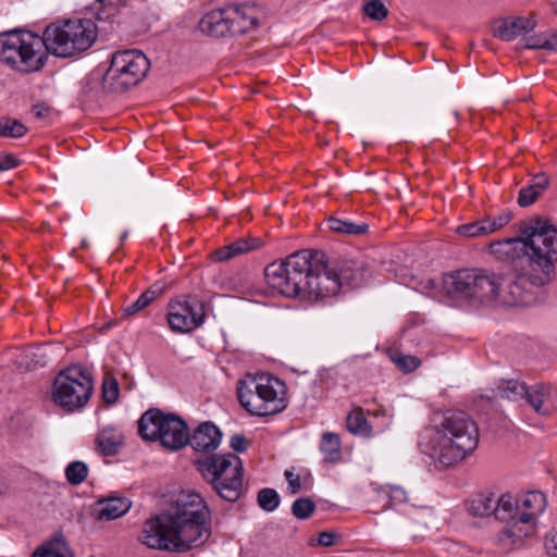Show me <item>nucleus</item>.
<instances>
[{
    "label": "nucleus",
    "mask_w": 557,
    "mask_h": 557,
    "mask_svg": "<svg viewBox=\"0 0 557 557\" xmlns=\"http://www.w3.org/2000/svg\"><path fill=\"white\" fill-rule=\"evenodd\" d=\"M387 354L391 361L404 373L412 372L421 364L418 357L406 355L397 348H389Z\"/></svg>",
    "instance_id": "obj_32"
},
{
    "label": "nucleus",
    "mask_w": 557,
    "mask_h": 557,
    "mask_svg": "<svg viewBox=\"0 0 557 557\" xmlns=\"http://www.w3.org/2000/svg\"><path fill=\"white\" fill-rule=\"evenodd\" d=\"M102 5L103 14L101 12L97 13L99 20L109 18L113 16L117 12V5L113 3L111 0H97Z\"/></svg>",
    "instance_id": "obj_46"
},
{
    "label": "nucleus",
    "mask_w": 557,
    "mask_h": 557,
    "mask_svg": "<svg viewBox=\"0 0 557 557\" xmlns=\"http://www.w3.org/2000/svg\"><path fill=\"white\" fill-rule=\"evenodd\" d=\"M548 50L557 51V30L548 34Z\"/></svg>",
    "instance_id": "obj_54"
},
{
    "label": "nucleus",
    "mask_w": 557,
    "mask_h": 557,
    "mask_svg": "<svg viewBox=\"0 0 557 557\" xmlns=\"http://www.w3.org/2000/svg\"><path fill=\"white\" fill-rule=\"evenodd\" d=\"M285 478L288 482V488L292 494H296L301 490L300 478L297 474H294L292 471H285Z\"/></svg>",
    "instance_id": "obj_50"
},
{
    "label": "nucleus",
    "mask_w": 557,
    "mask_h": 557,
    "mask_svg": "<svg viewBox=\"0 0 557 557\" xmlns=\"http://www.w3.org/2000/svg\"><path fill=\"white\" fill-rule=\"evenodd\" d=\"M16 165L17 161L12 154L0 153V172L13 169Z\"/></svg>",
    "instance_id": "obj_52"
},
{
    "label": "nucleus",
    "mask_w": 557,
    "mask_h": 557,
    "mask_svg": "<svg viewBox=\"0 0 557 557\" xmlns=\"http://www.w3.org/2000/svg\"><path fill=\"white\" fill-rule=\"evenodd\" d=\"M230 445L237 453H244L248 447L247 440L242 434L233 435Z\"/></svg>",
    "instance_id": "obj_51"
},
{
    "label": "nucleus",
    "mask_w": 557,
    "mask_h": 557,
    "mask_svg": "<svg viewBox=\"0 0 557 557\" xmlns=\"http://www.w3.org/2000/svg\"><path fill=\"white\" fill-rule=\"evenodd\" d=\"M310 272H308L306 300H319L337 295L341 283L323 251L311 250Z\"/></svg>",
    "instance_id": "obj_15"
},
{
    "label": "nucleus",
    "mask_w": 557,
    "mask_h": 557,
    "mask_svg": "<svg viewBox=\"0 0 557 557\" xmlns=\"http://www.w3.org/2000/svg\"><path fill=\"white\" fill-rule=\"evenodd\" d=\"M94 392L91 373L74 364L59 372L52 385V400L67 412L84 408Z\"/></svg>",
    "instance_id": "obj_13"
},
{
    "label": "nucleus",
    "mask_w": 557,
    "mask_h": 557,
    "mask_svg": "<svg viewBox=\"0 0 557 557\" xmlns=\"http://www.w3.org/2000/svg\"><path fill=\"white\" fill-rule=\"evenodd\" d=\"M261 246L259 238H240L234 243L216 249L212 253V259L218 262L227 261L236 256L249 252Z\"/></svg>",
    "instance_id": "obj_24"
},
{
    "label": "nucleus",
    "mask_w": 557,
    "mask_h": 557,
    "mask_svg": "<svg viewBox=\"0 0 557 557\" xmlns=\"http://www.w3.org/2000/svg\"><path fill=\"white\" fill-rule=\"evenodd\" d=\"M258 505L265 511H273L280 505V496L273 488H262L257 495Z\"/></svg>",
    "instance_id": "obj_37"
},
{
    "label": "nucleus",
    "mask_w": 557,
    "mask_h": 557,
    "mask_svg": "<svg viewBox=\"0 0 557 557\" xmlns=\"http://www.w3.org/2000/svg\"><path fill=\"white\" fill-rule=\"evenodd\" d=\"M479 428L460 410L437 413L421 435L419 447L444 467L454 466L470 455L479 444Z\"/></svg>",
    "instance_id": "obj_3"
},
{
    "label": "nucleus",
    "mask_w": 557,
    "mask_h": 557,
    "mask_svg": "<svg viewBox=\"0 0 557 557\" xmlns=\"http://www.w3.org/2000/svg\"><path fill=\"white\" fill-rule=\"evenodd\" d=\"M88 472V466L83 461L76 460L66 466L65 478L71 485H78L86 480Z\"/></svg>",
    "instance_id": "obj_36"
},
{
    "label": "nucleus",
    "mask_w": 557,
    "mask_h": 557,
    "mask_svg": "<svg viewBox=\"0 0 557 557\" xmlns=\"http://www.w3.org/2000/svg\"><path fill=\"white\" fill-rule=\"evenodd\" d=\"M27 132V127L18 120L0 116V137L20 138Z\"/></svg>",
    "instance_id": "obj_33"
},
{
    "label": "nucleus",
    "mask_w": 557,
    "mask_h": 557,
    "mask_svg": "<svg viewBox=\"0 0 557 557\" xmlns=\"http://www.w3.org/2000/svg\"><path fill=\"white\" fill-rule=\"evenodd\" d=\"M211 535V513L197 493L183 492L168 512L146 521L141 542L150 548L184 553Z\"/></svg>",
    "instance_id": "obj_1"
},
{
    "label": "nucleus",
    "mask_w": 557,
    "mask_h": 557,
    "mask_svg": "<svg viewBox=\"0 0 557 557\" xmlns=\"http://www.w3.org/2000/svg\"><path fill=\"white\" fill-rule=\"evenodd\" d=\"M525 47L529 49H547L548 34L534 35L527 39Z\"/></svg>",
    "instance_id": "obj_44"
},
{
    "label": "nucleus",
    "mask_w": 557,
    "mask_h": 557,
    "mask_svg": "<svg viewBox=\"0 0 557 557\" xmlns=\"http://www.w3.org/2000/svg\"><path fill=\"white\" fill-rule=\"evenodd\" d=\"M327 226L331 231L344 235H362L369 228L367 223L357 224L335 216L329 218Z\"/></svg>",
    "instance_id": "obj_28"
},
{
    "label": "nucleus",
    "mask_w": 557,
    "mask_h": 557,
    "mask_svg": "<svg viewBox=\"0 0 557 557\" xmlns=\"http://www.w3.org/2000/svg\"><path fill=\"white\" fill-rule=\"evenodd\" d=\"M62 351L60 343H37V366L47 367L57 362Z\"/></svg>",
    "instance_id": "obj_30"
},
{
    "label": "nucleus",
    "mask_w": 557,
    "mask_h": 557,
    "mask_svg": "<svg viewBox=\"0 0 557 557\" xmlns=\"http://www.w3.org/2000/svg\"><path fill=\"white\" fill-rule=\"evenodd\" d=\"M346 428L354 435L366 438L372 436V426L366 418L364 410L359 406L354 407L348 413Z\"/></svg>",
    "instance_id": "obj_26"
},
{
    "label": "nucleus",
    "mask_w": 557,
    "mask_h": 557,
    "mask_svg": "<svg viewBox=\"0 0 557 557\" xmlns=\"http://www.w3.org/2000/svg\"><path fill=\"white\" fill-rule=\"evenodd\" d=\"M32 359L28 360V356H25V357H21V360H17L16 361V364H17V369L21 371V372H28L32 370L33 366H32Z\"/></svg>",
    "instance_id": "obj_53"
},
{
    "label": "nucleus",
    "mask_w": 557,
    "mask_h": 557,
    "mask_svg": "<svg viewBox=\"0 0 557 557\" xmlns=\"http://www.w3.org/2000/svg\"><path fill=\"white\" fill-rule=\"evenodd\" d=\"M97 35V25L92 20L74 18L48 25L41 40L48 52L71 58L88 50Z\"/></svg>",
    "instance_id": "obj_6"
},
{
    "label": "nucleus",
    "mask_w": 557,
    "mask_h": 557,
    "mask_svg": "<svg viewBox=\"0 0 557 557\" xmlns=\"http://www.w3.org/2000/svg\"><path fill=\"white\" fill-rule=\"evenodd\" d=\"M257 25L256 9L247 4H230L212 10L198 24L201 33L213 38L243 35L255 29Z\"/></svg>",
    "instance_id": "obj_11"
},
{
    "label": "nucleus",
    "mask_w": 557,
    "mask_h": 557,
    "mask_svg": "<svg viewBox=\"0 0 557 557\" xmlns=\"http://www.w3.org/2000/svg\"><path fill=\"white\" fill-rule=\"evenodd\" d=\"M513 278L505 280L499 274V288L497 290L496 305L502 306H528L532 300L529 288L534 284H543L542 277L537 275L539 271H532L530 268L516 271Z\"/></svg>",
    "instance_id": "obj_17"
},
{
    "label": "nucleus",
    "mask_w": 557,
    "mask_h": 557,
    "mask_svg": "<svg viewBox=\"0 0 557 557\" xmlns=\"http://www.w3.org/2000/svg\"><path fill=\"white\" fill-rule=\"evenodd\" d=\"M488 250L515 271L530 268L548 275L557 260V228L548 220L531 219L522 230V237L491 243Z\"/></svg>",
    "instance_id": "obj_2"
},
{
    "label": "nucleus",
    "mask_w": 557,
    "mask_h": 557,
    "mask_svg": "<svg viewBox=\"0 0 557 557\" xmlns=\"http://www.w3.org/2000/svg\"><path fill=\"white\" fill-rule=\"evenodd\" d=\"M376 498L380 500H387L389 506L395 503H401L406 499V493L400 487H391L388 491H379L376 493Z\"/></svg>",
    "instance_id": "obj_41"
},
{
    "label": "nucleus",
    "mask_w": 557,
    "mask_h": 557,
    "mask_svg": "<svg viewBox=\"0 0 557 557\" xmlns=\"http://www.w3.org/2000/svg\"><path fill=\"white\" fill-rule=\"evenodd\" d=\"M222 440V433L212 422L200 423L194 432L189 433L188 444L199 453H211L215 450Z\"/></svg>",
    "instance_id": "obj_19"
},
{
    "label": "nucleus",
    "mask_w": 557,
    "mask_h": 557,
    "mask_svg": "<svg viewBox=\"0 0 557 557\" xmlns=\"http://www.w3.org/2000/svg\"><path fill=\"white\" fill-rule=\"evenodd\" d=\"M35 33L12 29L0 34V61L21 72H32Z\"/></svg>",
    "instance_id": "obj_14"
},
{
    "label": "nucleus",
    "mask_w": 557,
    "mask_h": 557,
    "mask_svg": "<svg viewBox=\"0 0 557 557\" xmlns=\"http://www.w3.org/2000/svg\"><path fill=\"white\" fill-rule=\"evenodd\" d=\"M364 13L372 20L382 21L387 16V9L381 0H370L363 7Z\"/></svg>",
    "instance_id": "obj_40"
},
{
    "label": "nucleus",
    "mask_w": 557,
    "mask_h": 557,
    "mask_svg": "<svg viewBox=\"0 0 557 557\" xmlns=\"http://www.w3.org/2000/svg\"><path fill=\"white\" fill-rule=\"evenodd\" d=\"M535 27V21L528 16H509L494 26V36L510 41L516 37L531 32Z\"/></svg>",
    "instance_id": "obj_21"
},
{
    "label": "nucleus",
    "mask_w": 557,
    "mask_h": 557,
    "mask_svg": "<svg viewBox=\"0 0 557 557\" xmlns=\"http://www.w3.org/2000/svg\"><path fill=\"white\" fill-rule=\"evenodd\" d=\"M339 535L334 532L324 531L318 535V544L322 546H332L337 543Z\"/></svg>",
    "instance_id": "obj_48"
},
{
    "label": "nucleus",
    "mask_w": 557,
    "mask_h": 557,
    "mask_svg": "<svg viewBox=\"0 0 557 557\" xmlns=\"http://www.w3.org/2000/svg\"><path fill=\"white\" fill-rule=\"evenodd\" d=\"M528 388L529 386L525 383L519 382L517 380L504 381L498 387L500 397L510 400L524 398Z\"/></svg>",
    "instance_id": "obj_34"
},
{
    "label": "nucleus",
    "mask_w": 557,
    "mask_h": 557,
    "mask_svg": "<svg viewBox=\"0 0 557 557\" xmlns=\"http://www.w3.org/2000/svg\"><path fill=\"white\" fill-rule=\"evenodd\" d=\"M58 115L57 111L46 102H37V120H44L49 124Z\"/></svg>",
    "instance_id": "obj_43"
},
{
    "label": "nucleus",
    "mask_w": 557,
    "mask_h": 557,
    "mask_svg": "<svg viewBox=\"0 0 557 557\" xmlns=\"http://www.w3.org/2000/svg\"><path fill=\"white\" fill-rule=\"evenodd\" d=\"M150 62L139 50L126 49L112 54L110 66L102 76V88L109 92H124L138 85L147 75Z\"/></svg>",
    "instance_id": "obj_12"
},
{
    "label": "nucleus",
    "mask_w": 557,
    "mask_h": 557,
    "mask_svg": "<svg viewBox=\"0 0 557 557\" xmlns=\"http://www.w3.org/2000/svg\"><path fill=\"white\" fill-rule=\"evenodd\" d=\"M162 294V288L159 286H152L146 289L134 302L124 308V312L127 315L136 314L147 308Z\"/></svg>",
    "instance_id": "obj_31"
},
{
    "label": "nucleus",
    "mask_w": 557,
    "mask_h": 557,
    "mask_svg": "<svg viewBox=\"0 0 557 557\" xmlns=\"http://www.w3.org/2000/svg\"><path fill=\"white\" fill-rule=\"evenodd\" d=\"M311 250H300L285 261L272 262L264 269L268 285L288 298L306 300Z\"/></svg>",
    "instance_id": "obj_9"
},
{
    "label": "nucleus",
    "mask_w": 557,
    "mask_h": 557,
    "mask_svg": "<svg viewBox=\"0 0 557 557\" xmlns=\"http://www.w3.org/2000/svg\"><path fill=\"white\" fill-rule=\"evenodd\" d=\"M320 448L326 462H337L342 457L339 435L332 432L324 433Z\"/></svg>",
    "instance_id": "obj_29"
},
{
    "label": "nucleus",
    "mask_w": 557,
    "mask_h": 557,
    "mask_svg": "<svg viewBox=\"0 0 557 557\" xmlns=\"http://www.w3.org/2000/svg\"><path fill=\"white\" fill-rule=\"evenodd\" d=\"M166 319L176 333H189L201 326L206 319L205 302L197 296L185 295L169 302Z\"/></svg>",
    "instance_id": "obj_16"
},
{
    "label": "nucleus",
    "mask_w": 557,
    "mask_h": 557,
    "mask_svg": "<svg viewBox=\"0 0 557 557\" xmlns=\"http://www.w3.org/2000/svg\"><path fill=\"white\" fill-rule=\"evenodd\" d=\"M486 219H488V225L492 234L507 225L511 220V215L509 213H503L496 218L487 216Z\"/></svg>",
    "instance_id": "obj_45"
},
{
    "label": "nucleus",
    "mask_w": 557,
    "mask_h": 557,
    "mask_svg": "<svg viewBox=\"0 0 557 557\" xmlns=\"http://www.w3.org/2000/svg\"><path fill=\"white\" fill-rule=\"evenodd\" d=\"M498 288L499 274L483 268L460 269L443 276V290L458 307L494 306Z\"/></svg>",
    "instance_id": "obj_4"
},
{
    "label": "nucleus",
    "mask_w": 557,
    "mask_h": 557,
    "mask_svg": "<svg viewBox=\"0 0 557 557\" xmlns=\"http://www.w3.org/2000/svg\"><path fill=\"white\" fill-rule=\"evenodd\" d=\"M122 443V434L114 429H103L96 437L97 450L103 456L116 455Z\"/></svg>",
    "instance_id": "obj_25"
},
{
    "label": "nucleus",
    "mask_w": 557,
    "mask_h": 557,
    "mask_svg": "<svg viewBox=\"0 0 557 557\" xmlns=\"http://www.w3.org/2000/svg\"><path fill=\"white\" fill-rule=\"evenodd\" d=\"M530 185L542 194L548 187L549 180L546 174L540 173L531 180Z\"/></svg>",
    "instance_id": "obj_49"
},
{
    "label": "nucleus",
    "mask_w": 557,
    "mask_h": 557,
    "mask_svg": "<svg viewBox=\"0 0 557 557\" xmlns=\"http://www.w3.org/2000/svg\"><path fill=\"white\" fill-rule=\"evenodd\" d=\"M196 466L222 499L234 503L240 497L244 469L236 455H211L197 460Z\"/></svg>",
    "instance_id": "obj_8"
},
{
    "label": "nucleus",
    "mask_w": 557,
    "mask_h": 557,
    "mask_svg": "<svg viewBox=\"0 0 557 557\" xmlns=\"http://www.w3.org/2000/svg\"><path fill=\"white\" fill-rule=\"evenodd\" d=\"M545 549L549 556L557 557V530H553L546 535Z\"/></svg>",
    "instance_id": "obj_47"
},
{
    "label": "nucleus",
    "mask_w": 557,
    "mask_h": 557,
    "mask_svg": "<svg viewBox=\"0 0 557 557\" xmlns=\"http://www.w3.org/2000/svg\"><path fill=\"white\" fill-rule=\"evenodd\" d=\"M457 233L465 237H481L491 234L488 219H481L472 223L459 225Z\"/></svg>",
    "instance_id": "obj_35"
},
{
    "label": "nucleus",
    "mask_w": 557,
    "mask_h": 557,
    "mask_svg": "<svg viewBox=\"0 0 557 557\" xmlns=\"http://www.w3.org/2000/svg\"><path fill=\"white\" fill-rule=\"evenodd\" d=\"M138 434L145 441H159L172 451L180 450L189 442L187 423L174 413H164L160 409H149L138 420Z\"/></svg>",
    "instance_id": "obj_10"
},
{
    "label": "nucleus",
    "mask_w": 557,
    "mask_h": 557,
    "mask_svg": "<svg viewBox=\"0 0 557 557\" xmlns=\"http://www.w3.org/2000/svg\"><path fill=\"white\" fill-rule=\"evenodd\" d=\"M511 517L495 539L496 545L505 553L521 548L525 539L535 536L539 517L546 507V497L536 491L519 499L511 495Z\"/></svg>",
    "instance_id": "obj_5"
},
{
    "label": "nucleus",
    "mask_w": 557,
    "mask_h": 557,
    "mask_svg": "<svg viewBox=\"0 0 557 557\" xmlns=\"http://www.w3.org/2000/svg\"><path fill=\"white\" fill-rule=\"evenodd\" d=\"M554 388L547 383H537L529 386L524 399L533 408V410L541 416H549L554 406L552 397Z\"/></svg>",
    "instance_id": "obj_22"
},
{
    "label": "nucleus",
    "mask_w": 557,
    "mask_h": 557,
    "mask_svg": "<svg viewBox=\"0 0 557 557\" xmlns=\"http://www.w3.org/2000/svg\"><path fill=\"white\" fill-rule=\"evenodd\" d=\"M540 191L533 188L530 184L525 187H522L519 191L518 203L521 207L531 206L536 201L540 196Z\"/></svg>",
    "instance_id": "obj_42"
},
{
    "label": "nucleus",
    "mask_w": 557,
    "mask_h": 557,
    "mask_svg": "<svg viewBox=\"0 0 557 557\" xmlns=\"http://www.w3.org/2000/svg\"><path fill=\"white\" fill-rule=\"evenodd\" d=\"M37 557H72L69 545L62 533L37 547Z\"/></svg>",
    "instance_id": "obj_27"
},
{
    "label": "nucleus",
    "mask_w": 557,
    "mask_h": 557,
    "mask_svg": "<svg viewBox=\"0 0 557 557\" xmlns=\"http://www.w3.org/2000/svg\"><path fill=\"white\" fill-rule=\"evenodd\" d=\"M333 265L335 275L341 283V288L344 286L357 288L367 281L368 271L363 262L344 260Z\"/></svg>",
    "instance_id": "obj_20"
},
{
    "label": "nucleus",
    "mask_w": 557,
    "mask_h": 557,
    "mask_svg": "<svg viewBox=\"0 0 557 557\" xmlns=\"http://www.w3.org/2000/svg\"><path fill=\"white\" fill-rule=\"evenodd\" d=\"M467 511L472 517L494 516L497 520L507 522L512 512L511 495L503 494L496 498L493 493H480L468 502Z\"/></svg>",
    "instance_id": "obj_18"
},
{
    "label": "nucleus",
    "mask_w": 557,
    "mask_h": 557,
    "mask_svg": "<svg viewBox=\"0 0 557 557\" xmlns=\"http://www.w3.org/2000/svg\"><path fill=\"white\" fill-rule=\"evenodd\" d=\"M131 502L125 497H108L96 503L95 512L99 520H114L125 515Z\"/></svg>",
    "instance_id": "obj_23"
},
{
    "label": "nucleus",
    "mask_w": 557,
    "mask_h": 557,
    "mask_svg": "<svg viewBox=\"0 0 557 557\" xmlns=\"http://www.w3.org/2000/svg\"><path fill=\"white\" fill-rule=\"evenodd\" d=\"M284 384L267 374L248 375L238 382L237 397L251 416L267 417L276 414L286 408L283 394Z\"/></svg>",
    "instance_id": "obj_7"
},
{
    "label": "nucleus",
    "mask_w": 557,
    "mask_h": 557,
    "mask_svg": "<svg viewBox=\"0 0 557 557\" xmlns=\"http://www.w3.org/2000/svg\"><path fill=\"white\" fill-rule=\"evenodd\" d=\"M314 509L315 505L310 498H298L292 505V512L298 519H308Z\"/></svg>",
    "instance_id": "obj_38"
},
{
    "label": "nucleus",
    "mask_w": 557,
    "mask_h": 557,
    "mask_svg": "<svg viewBox=\"0 0 557 557\" xmlns=\"http://www.w3.org/2000/svg\"><path fill=\"white\" fill-rule=\"evenodd\" d=\"M44 64H45V58H44V57H39V58H37V71H38L41 66H44Z\"/></svg>",
    "instance_id": "obj_55"
},
{
    "label": "nucleus",
    "mask_w": 557,
    "mask_h": 557,
    "mask_svg": "<svg viewBox=\"0 0 557 557\" xmlns=\"http://www.w3.org/2000/svg\"><path fill=\"white\" fill-rule=\"evenodd\" d=\"M29 557H35V550L32 552L30 556Z\"/></svg>",
    "instance_id": "obj_56"
},
{
    "label": "nucleus",
    "mask_w": 557,
    "mask_h": 557,
    "mask_svg": "<svg viewBox=\"0 0 557 557\" xmlns=\"http://www.w3.org/2000/svg\"><path fill=\"white\" fill-rule=\"evenodd\" d=\"M120 395L119 383L114 377H106L102 382V398L103 400L112 405L114 404Z\"/></svg>",
    "instance_id": "obj_39"
}]
</instances>
